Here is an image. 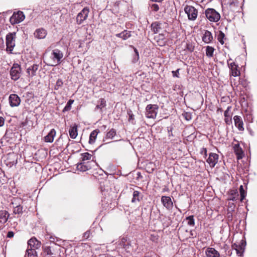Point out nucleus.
<instances>
[{
    "label": "nucleus",
    "instance_id": "1",
    "mask_svg": "<svg viewBox=\"0 0 257 257\" xmlns=\"http://www.w3.org/2000/svg\"><path fill=\"white\" fill-rule=\"evenodd\" d=\"M63 57V53L59 49H56L52 51L51 55V63L47 65L51 66H56L61 63V60Z\"/></svg>",
    "mask_w": 257,
    "mask_h": 257
},
{
    "label": "nucleus",
    "instance_id": "2",
    "mask_svg": "<svg viewBox=\"0 0 257 257\" xmlns=\"http://www.w3.org/2000/svg\"><path fill=\"white\" fill-rule=\"evenodd\" d=\"M16 33H10L6 36L7 51L12 53L15 46Z\"/></svg>",
    "mask_w": 257,
    "mask_h": 257
},
{
    "label": "nucleus",
    "instance_id": "3",
    "mask_svg": "<svg viewBox=\"0 0 257 257\" xmlns=\"http://www.w3.org/2000/svg\"><path fill=\"white\" fill-rule=\"evenodd\" d=\"M205 14L206 18L210 22H217L220 19V14L213 9H207Z\"/></svg>",
    "mask_w": 257,
    "mask_h": 257
},
{
    "label": "nucleus",
    "instance_id": "4",
    "mask_svg": "<svg viewBox=\"0 0 257 257\" xmlns=\"http://www.w3.org/2000/svg\"><path fill=\"white\" fill-rule=\"evenodd\" d=\"M159 107L156 104H149L146 108V116L149 118H155L158 113Z\"/></svg>",
    "mask_w": 257,
    "mask_h": 257
},
{
    "label": "nucleus",
    "instance_id": "5",
    "mask_svg": "<svg viewBox=\"0 0 257 257\" xmlns=\"http://www.w3.org/2000/svg\"><path fill=\"white\" fill-rule=\"evenodd\" d=\"M184 12L187 15L188 18L190 21H195L198 16V10L192 6H186Z\"/></svg>",
    "mask_w": 257,
    "mask_h": 257
},
{
    "label": "nucleus",
    "instance_id": "6",
    "mask_svg": "<svg viewBox=\"0 0 257 257\" xmlns=\"http://www.w3.org/2000/svg\"><path fill=\"white\" fill-rule=\"evenodd\" d=\"M21 74V68L20 65L17 63L13 64L10 71L12 79L16 81L19 79Z\"/></svg>",
    "mask_w": 257,
    "mask_h": 257
},
{
    "label": "nucleus",
    "instance_id": "7",
    "mask_svg": "<svg viewBox=\"0 0 257 257\" xmlns=\"http://www.w3.org/2000/svg\"><path fill=\"white\" fill-rule=\"evenodd\" d=\"M25 18V15L22 11L14 12L10 19L12 25L18 24L22 22Z\"/></svg>",
    "mask_w": 257,
    "mask_h": 257
},
{
    "label": "nucleus",
    "instance_id": "8",
    "mask_svg": "<svg viewBox=\"0 0 257 257\" xmlns=\"http://www.w3.org/2000/svg\"><path fill=\"white\" fill-rule=\"evenodd\" d=\"M89 13V9L86 7L84 8L77 16V23L78 25L81 24L87 18Z\"/></svg>",
    "mask_w": 257,
    "mask_h": 257
},
{
    "label": "nucleus",
    "instance_id": "9",
    "mask_svg": "<svg viewBox=\"0 0 257 257\" xmlns=\"http://www.w3.org/2000/svg\"><path fill=\"white\" fill-rule=\"evenodd\" d=\"M9 100L10 106L13 107L19 106L21 103L20 98L16 94H11Z\"/></svg>",
    "mask_w": 257,
    "mask_h": 257
},
{
    "label": "nucleus",
    "instance_id": "10",
    "mask_svg": "<svg viewBox=\"0 0 257 257\" xmlns=\"http://www.w3.org/2000/svg\"><path fill=\"white\" fill-rule=\"evenodd\" d=\"M218 160V155L216 153H211L209 154V157L207 160V162L211 168H213L217 163Z\"/></svg>",
    "mask_w": 257,
    "mask_h": 257
},
{
    "label": "nucleus",
    "instance_id": "11",
    "mask_svg": "<svg viewBox=\"0 0 257 257\" xmlns=\"http://www.w3.org/2000/svg\"><path fill=\"white\" fill-rule=\"evenodd\" d=\"M161 202L163 206L168 210L173 208V203L169 196H163L161 198Z\"/></svg>",
    "mask_w": 257,
    "mask_h": 257
},
{
    "label": "nucleus",
    "instance_id": "12",
    "mask_svg": "<svg viewBox=\"0 0 257 257\" xmlns=\"http://www.w3.org/2000/svg\"><path fill=\"white\" fill-rule=\"evenodd\" d=\"M231 60V59H229L227 61V63L229 65V67L230 69L231 75L234 77L238 76L240 75V71L238 70V66L236 65L234 62H232L229 64V61Z\"/></svg>",
    "mask_w": 257,
    "mask_h": 257
},
{
    "label": "nucleus",
    "instance_id": "13",
    "mask_svg": "<svg viewBox=\"0 0 257 257\" xmlns=\"http://www.w3.org/2000/svg\"><path fill=\"white\" fill-rule=\"evenodd\" d=\"M235 126L238 128L239 131H243V122L241 116L238 115H235L233 117Z\"/></svg>",
    "mask_w": 257,
    "mask_h": 257
},
{
    "label": "nucleus",
    "instance_id": "14",
    "mask_svg": "<svg viewBox=\"0 0 257 257\" xmlns=\"http://www.w3.org/2000/svg\"><path fill=\"white\" fill-rule=\"evenodd\" d=\"M28 248L38 249L41 246V242L34 237L28 240Z\"/></svg>",
    "mask_w": 257,
    "mask_h": 257
},
{
    "label": "nucleus",
    "instance_id": "15",
    "mask_svg": "<svg viewBox=\"0 0 257 257\" xmlns=\"http://www.w3.org/2000/svg\"><path fill=\"white\" fill-rule=\"evenodd\" d=\"M205 253L206 257H220L219 252L213 247H207Z\"/></svg>",
    "mask_w": 257,
    "mask_h": 257
},
{
    "label": "nucleus",
    "instance_id": "16",
    "mask_svg": "<svg viewBox=\"0 0 257 257\" xmlns=\"http://www.w3.org/2000/svg\"><path fill=\"white\" fill-rule=\"evenodd\" d=\"M202 40L206 44L211 42L213 40V36L211 33L208 30H205L202 36Z\"/></svg>",
    "mask_w": 257,
    "mask_h": 257
},
{
    "label": "nucleus",
    "instance_id": "17",
    "mask_svg": "<svg viewBox=\"0 0 257 257\" xmlns=\"http://www.w3.org/2000/svg\"><path fill=\"white\" fill-rule=\"evenodd\" d=\"M34 36L38 39H44L47 35V32L44 29H39L36 30L34 33Z\"/></svg>",
    "mask_w": 257,
    "mask_h": 257
},
{
    "label": "nucleus",
    "instance_id": "18",
    "mask_svg": "<svg viewBox=\"0 0 257 257\" xmlns=\"http://www.w3.org/2000/svg\"><path fill=\"white\" fill-rule=\"evenodd\" d=\"M56 134V131L54 129H52L48 134L44 137L45 142L47 143H52Z\"/></svg>",
    "mask_w": 257,
    "mask_h": 257
},
{
    "label": "nucleus",
    "instance_id": "19",
    "mask_svg": "<svg viewBox=\"0 0 257 257\" xmlns=\"http://www.w3.org/2000/svg\"><path fill=\"white\" fill-rule=\"evenodd\" d=\"M116 37L120 38L123 40H126L130 38L132 36V31L124 30L120 33L116 34Z\"/></svg>",
    "mask_w": 257,
    "mask_h": 257
},
{
    "label": "nucleus",
    "instance_id": "20",
    "mask_svg": "<svg viewBox=\"0 0 257 257\" xmlns=\"http://www.w3.org/2000/svg\"><path fill=\"white\" fill-rule=\"evenodd\" d=\"M69 134L71 139H74L78 135L77 125L76 124L70 126Z\"/></svg>",
    "mask_w": 257,
    "mask_h": 257
},
{
    "label": "nucleus",
    "instance_id": "21",
    "mask_svg": "<svg viewBox=\"0 0 257 257\" xmlns=\"http://www.w3.org/2000/svg\"><path fill=\"white\" fill-rule=\"evenodd\" d=\"M38 69V65L36 64H34L33 65L29 67L27 70V72L28 74V76L29 77H32L36 75V73Z\"/></svg>",
    "mask_w": 257,
    "mask_h": 257
},
{
    "label": "nucleus",
    "instance_id": "22",
    "mask_svg": "<svg viewBox=\"0 0 257 257\" xmlns=\"http://www.w3.org/2000/svg\"><path fill=\"white\" fill-rule=\"evenodd\" d=\"M230 109L231 106H228L224 113V121L227 125H230L232 123V119L230 115L229 114V112L230 111Z\"/></svg>",
    "mask_w": 257,
    "mask_h": 257
},
{
    "label": "nucleus",
    "instance_id": "23",
    "mask_svg": "<svg viewBox=\"0 0 257 257\" xmlns=\"http://www.w3.org/2000/svg\"><path fill=\"white\" fill-rule=\"evenodd\" d=\"M9 214L6 210L0 211V223H5L8 219Z\"/></svg>",
    "mask_w": 257,
    "mask_h": 257
},
{
    "label": "nucleus",
    "instance_id": "24",
    "mask_svg": "<svg viewBox=\"0 0 257 257\" xmlns=\"http://www.w3.org/2000/svg\"><path fill=\"white\" fill-rule=\"evenodd\" d=\"M233 150L235 154L237 156V158L238 159L242 158L243 152L239 144H235L234 145Z\"/></svg>",
    "mask_w": 257,
    "mask_h": 257
},
{
    "label": "nucleus",
    "instance_id": "25",
    "mask_svg": "<svg viewBox=\"0 0 257 257\" xmlns=\"http://www.w3.org/2000/svg\"><path fill=\"white\" fill-rule=\"evenodd\" d=\"M238 193L236 190H232L230 191L228 200L236 201L238 199Z\"/></svg>",
    "mask_w": 257,
    "mask_h": 257
},
{
    "label": "nucleus",
    "instance_id": "26",
    "mask_svg": "<svg viewBox=\"0 0 257 257\" xmlns=\"http://www.w3.org/2000/svg\"><path fill=\"white\" fill-rule=\"evenodd\" d=\"M99 131L97 129L93 131L89 136V143L92 144H93L96 139L97 136L99 133Z\"/></svg>",
    "mask_w": 257,
    "mask_h": 257
},
{
    "label": "nucleus",
    "instance_id": "27",
    "mask_svg": "<svg viewBox=\"0 0 257 257\" xmlns=\"http://www.w3.org/2000/svg\"><path fill=\"white\" fill-rule=\"evenodd\" d=\"M142 197L141 196L140 192L137 190H135L133 193V198L132 199V203H136V202H139Z\"/></svg>",
    "mask_w": 257,
    "mask_h": 257
},
{
    "label": "nucleus",
    "instance_id": "28",
    "mask_svg": "<svg viewBox=\"0 0 257 257\" xmlns=\"http://www.w3.org/2000/svg\"><path fill=\"white\" fill-rule=\"evenodd\" d=\"M161 24L159 22H154L152 24L151 28L152 30L155 34H157L160 32V30L161 28Z\"/></svg>",
    "mask_w": 257,
    "mask_h": 257
},
{
    "label": "nucleus",
    "instance_id": "29",
    "mask_svg": "<svg viewBox=\"0 0 257 257\" xmlns=\"http://www.w3.org/2000/svg\"><path fill=\"white\" fill-rule=\"evenodd\" d=\"M35 248H28L25 257H37V253Z\"/></svg>",
    "mask_w": 257,
    "mask_h": 257
},
{
    "label": "nucleus",
    "instance_id": "30",
    "mask_svg": "<svg viewBox=\"0 0 257 257\" xmlns=\"http://www.w3.org/2000/svg\"><path fill=\"white\" fill-rule=\"evenodd\" d=\"M77 169L80 171H86L89 169V167L85 165L84 163H80L77 165Z\"/></svg>",
    "mask_w": 257,
    "mask_h": 257
},
{
    "label": "nucleus",
    "instance_id": "31",
    "mask_svg": "<svg viewBox=\"0 0 257 257\" xmlns=\"http://www.w3.org/2000/svg\"><path fill=\"white\" fill-rule=\"evenodd\" d=\"M225 39V35L222 31H219L217 34V40L221 45L224 44Z\"/></svg>",
    "mask_w": 257,
    "mask_h": 257
},
{
    "label": "nucleus",
    "instance_id": "32",
    "mask_svg": "<svg viewBox=\"0 0 257 257\" xmlns=\"http://www.w3.org/2000/svg\"><path fill=\"white\" fill-rule=\"evenodd\" d=\"M214 51V49L211 46H207L206 48V56L209 57H211L213 55V52Z\"/></svg>",
    "mask_w": 257,
    "mask_h": 257
},
{
    "label": "nucleus",
    "instance_id": "33",
    "mask_svg": "<svg viewBox=\"0 0 257 257\" xmlns=\"http://www.w3.org/2000/svg\"><path fill=\"white\" fill-rule=\"evenodd\" d=\"M13 212L15 214H21L23 213V207L21 205H16L15 207L14 206Z\"/></svg>",
    "mask_w": 257,
    "mask_h": 257
},
{
    "label": "nucleus",
    "instance_id": "34",
    "mask_svg": "<svg viewBox=\"0 0 257 257\" xmlns=\"http://www.w3.org/2000/svg\"><path fill=\"white\" fill-rule=\"evenodd\" d=\"M239 192L240 194V201H242L245 198L246 194L242 185H240L239 187Z\"/></svg>",
    "mask_w": 257,
    "mask_h": 257
},
{
    "label": "nucleus",
    "instance_id": "35",
    "mask_svg": "<svg viewBox=\"0 0 257 257\" xmlns=\"http://www.w3.org/2000/svg\"><path fill=\"white\" fill-rule=\"evenodd\" d=\"M91 157L92 155L88 153H84L81 154V159L83 161L89 160Z\"/></svg>",
    "mask_w": 257,
    "mask_h": 257
},
{
    "label": "nucleus",
    "instance_id": "36",
    "mask_svg": "<svg viewBox=\"0 0 257 257\" xmlns=\"http://www.w3.org/2000/svg\"><path fill=\"white\" fill-rule=\"evenodd\" d=\"M116 135V131L114 129H111L107 134L106 137L108 139H112Z\"/></svg>",
    "mask_w": 257,
    "mask_h": 257
},
{
    "label": "nucleus",
    "instance_id": "37",
    "mask_svg": "<svg viewBox=\"0 0 257 257\" xmlns=\"http://www.w3.org/2000/svg\"><path fill=\"white\" fill-rule=\"evenodd\" d=\"M186 220L188 221V224L191 226H193L195 224L194 219L193 216H189L186 218Z\"/></svg>",
    "mask_w": 257,
    "mask_h": 257
},
{
    "label": "nucleus",
    "instance_id": "38",
    "mask_svg": "<svg viewBox=\"0 0 257 257\" xmlns=\"http://www.w3.org/2000/svg\"><path fill=\"white\" fill-rule=\"evenodd\" d=\"M44 252L47 255H52L53 254L51 247L48 246H45L43 247Z\"/></svg>",
    "mask_w": 257,
    "mask_h": 257
},
{
    "label": "nucleus",
    "instance_id": "39",
    "mask_svg": "<svg viewBox=\"0 0 257 257\" xmlns=\"http://www.w3.org/2000/svg\"><path fill=\"white\" fill-rule=\"evenodd\" d=\"M63 82L62 79H58L56 81V84L54 87L55 90H58L62 86Z\"/></svg>",
    "mask_w": 257,
    "mask_h": 257
},
{
    "label": "nucleus",
    "instance_id": "40",
    "mask_svg": "<svg viewBox=\"0 0 257 257\" xmlns=\"http://www.w3.org/2000/svg\"><path fill=\"white\" fill-rule=\"evenodd\" d=\"M131 47H132L134 49V51L135 52V54H136V57L135 58H134V59H133V62L134 63H136L137 61H138L139 59V52L137 50V49L135 48L134 47L132 46H131Z\"/></svg>",
    "mask_w": 257,
    "mask_h": 257
},
{
    "label": "nucleus",
    "instance_id": "41",
    "mask_svg": "<svg viewBox=\"0 0 257 257\" xmlns=\"http://www.w3.org/2000/svg\"><path fill=\"white\" fill-rule=\"evenodd\" d=\"M106 105V101L104 99H100V103L96 106L97 108L101 109L104 107Z\"/></svg>",
    "mask_w": 257,
    "mask_h": 257
},
{
    "label": "nucleus",
    "instance_id": "42",
    "mask_svg": "<svg viewBox=\"0 0 257 257\" xmlns=\"http://www.w3.org/2000/svg\"><path fill=\"white\" fill-rule=\"evenodd\" d=\"M73 102H74L73 100H71V99L69 100L68 101L66 106L65 107V108L64 109V110L67 111V110L70 109L71 105L73 103Z\"/></svg>",
    "mask_w": 257,
    "mask_h": 257
},
{
    "label": "nucleus",
    "instance_id": "43",
    "mask_svg": "<svg viewBox=\"0 0 257 257\" xmlns=\"http://www.w3.org/2000/svg\"><path fill=\"white\" fill-rule=\"evenodd\" d=\"M160 37H161V40L157 41L158 45L161 46L165 45V41L164 40V36L161 35L160 36Z\"/></svg>",
    "mask_w": 257,
    "mask_h": 257
},
{
    "label": "nucleus",
    "instance_id": "44",
    "mask_svg": "<svg viewBox=\"0 0 257 257\" xmlns=\"http://www.w3.org/2000/svg\"><path fill=\"white\" fill-rule=\"evenodd\" d=\"M151 9L154 12H157L159 10V7L157 4H153L151 6Z\"/></svg>",
    "mask_w": 257,
    "mask_h": 257
},
{
    "label": "nucleus",
    "instance_id": "45",
    "mask_svg": "<svg viewBox=\"0 0 257 257\" xmlns=\"http://www.w3.org/2000/svg\"><path fill=\"white\" fill-rule=\"evenodd\" d=\"M179 70H180V69H178L177 70L173 71L172 72L173 76L174 77H177V78L179 77Z\"/></svg>",
    "mask_w": 257,
    "mask_h": 257
},
{
    "label": "nucleus",
    "instance_id": "46",
    "mask_svg": "<svg viewBox=\"0 0 257 257\" xmlns=\"http://www.w3.org/2000/svg\"><path fill=\"white\" fill-rule=\"evenodd\" d=\"M126 241V238L123 237L120 241V244L123 246L124 248H125V246L126 244H125V242Z\"/></svg>",
    "mask_w": 257,
    "mask_h": 257
},
{
    "label": "nucleus",
    "instance_id": "47",
    "mask_svg": "<svg viewBox=\"0 0 257 257\" xmlns=\"http://www.w3.org/2000/svg\"><path fill=\"white\" fill-rule=\"evenodd\" d=\"M90 232L89 231H86L84 234H83V237L85 238V239H87L89 238V236H90Z\"/></svg>",
    "mask_w": 257,
    "mask_h": 257
},
{
    "label": "nucleus",
    "instance_id": "48",
    "mask_svg": "<svg viewBox=\"0 0 257 257\" xmlns=\"http://www.w3.org/2000/svg\"><path fill=\"white\" fill-rule=\"evenodd\" d=\"M46 238L47 239H49L50 240V241H51V242H54L55 241V237L52 236H51V235H50L49 234H47L46 235Z\"/></svg>",
    "mask_w": 257,
    "mask_h": 257
},
{
    "label": "nucleus",
    "instance_id": "49",
    "mask_svg": "<svg viewBox=\"0 0 257 257\" xmlns=\"http://www.w3.org/2000/svg\"><path fill=\"white\" fill-rule=\"evenodd\" d=\"M5 123V119L3 117H0V126H2L4 125Z\"/></svg>",
    "mask_w": 257,
    "mask_h": 257
},
{
    "label": "nucleus",
    "instance_id": "50",
    "mask_svg": "<svg viewBox=\"0 0 257 257\" xmlns=\"http://www.w3.org/2000/svg\"><path fill=\"white\" fill-rule=\"evenodd\" d=\"M14 235V233L13 231H9L7 234V237L9 238L13 237Z\"/></svg>",
    "mask_w": 257,
    "mask_h": 257
},
{
    "label": "nucleus",
    "instance_id": "51",
    "mask_svg": "<svg viewBox=\"0 0 257 257\" xmlns=\"http://www.w3.org/2000/svg\"><path fill=\"white\" fill-rule=\"evenodd\" d=\"M128 114H129V118H128L129 121H131L132 120H133L134 119V115L131 113H129Z\"/></svg>",
    "mask_w": 257,
    "mask_h": 257
},
{
    "label": "nucleus",
    "instance_id": "52",
    "mask_svg": "<svg viewBox=\"0 0 257 257\" xmlns=\"http://www.w3.org/2000/svg\"><path fill=\"white\" fill-rule=\"evenodd\" d=\"M201 153H204L205 156H207V150L206 148H203L201 151Z\"/></svg>",
    "mask_w": 257,
    "mask_h": 257
},
{
    "label": "nucleus",
    "instance_id": "53",
    "mask_svg": "<svg viewBox=\"0 0 257 257\" xmlns=\"http://www.w3.org/2000/svg\"><path fill=\"white\" fill-rule=\"evenodd\" d=\"M152 1L153 2H161L162 1H163V0H152Z\"/></svg>",
    "mask_w": 257,
    "mask_h": 257
},
{
    "label": "nucleus",
    "instance_id": "54",
    "mask_svg": "<svg viewBox=\"0 0 257 257\" xmlns=\"http://www.w3.org/2000/svg\"><path fill=\"white\" fill-rule=\"evenodd\" d=\"M236 250L237 254H238L239 253V250L238 249H236Z\"/></svg>",
    "mask_w": 257,
    "mask_h": 257
},
{
    "label": "nucleus",
    "instance_id": "55",
    "mask_svg": "<svg viewBox=\"0 0 257 257\" xmlns=\"http://www.w3.org/2000/svg\"><path fill=\"white\" fill-rule=\"evenodd\" d=\"M190 118V117L189 118H188L187 117H186V119L187 120H189Z\"/></svg>",
    "mask_w": 257,
    "mask_h": 257
},
{
    "label": "nucleus",
    "instance_id": "56",
    "mask_svg": "<svg viewBox=\"0 0 257 257\" xmlns=\"http://www.w3.org/2000/svg\"><path fill=\"white\" fill-rule=\"evenodd\" d=\"M12 204L13 205H14V202H12Z\"/></svg>",
    "mask_w": 257,
    "mask_h": 257
},
{
    "label": "nucleus",
    "instance_id": "57",
    "mask_svg": "<svg viewBox=\"0 0 257 257\" xmlns=\"http://www.w3.org/2000/svg\"><path fill=\"white\" fill-rule=\"evenodd\" d=\"M19 200V199H15V201H16V200Z\"/></svg>",
    "mask_w": 257,
    "mask_h": 257
}]
</instances>
